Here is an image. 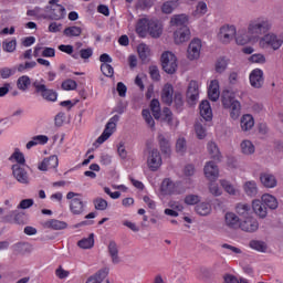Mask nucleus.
<instances>
[{"instance_id":"obj_1","label":"nucleus","mask_w":283,"mask_h":283,"mask_svg":"<svg viewBox=\"0 0 283 283\" xmlns=\"http://www.w3.org/2000/svg\"><path fill=\"white\" fill-rule=\"evenodd\" d=\"M269 24L263 20H250L247 29L238 30L235 24L224 23L217 32V39L222 45H231L233 41L238 45H255L258 43V31L268 30Z\"/></svg>"},{"instance_id":"obj_2","label":"nucleus","mask_w":283,"mask_h":283,"mask_svg":"<svg viewBox=\"0 0 283 283\" xmlns=\"http://www.w3.org/2000/svg\"><path fill=\"white\" fill-rule=\"evenodd\" d=\"M260 20L268 23V28H263L256 32V43H259V48L261 50H272L273 52H277L283 45V33L271 32V30H273V22H271L269 18L259 17L253 19V21Z\"/></svg>"},{"instance_id":"obj_3","label":"nucleus","mask_w":283,"mask_h":283,"mask_svg":"<svg viewBox=\"0 0 283 283\" xmlns=\"http://www.w3.org/2000/svg\"><path fill=\"white\" fill-rule=\"evenodd\" d=\"M221 103L224 109H229L230 118L238 120L242 114V104L235 99V92L226 90L221 95Z\"/></svg>"},{"instance_id":"obj_4","label":"nucleus","mask_w":283,"mask_h":283,"mask_svg":"<svg viewBox=\"0 0 283 283\" xmlns=\"http://www.w3.org/2000/svg\"><path fill=\"white\" fill-rule=\"evenodd\" d=\"M150 109L153 112L154 118H156L157 120L161 118V120L168 123L170 127H178V118L174 117L171 109L164 108L163 112H160V102L158 99H153L150 102Z\"/></svg>"},{"instance_id":"obj_5","label":"nucleus","mask_w":283,"mask_h":283,"mask_svg":"<svg viewBox=\"0 0 283 283\" xmlns=\"http://www.w3.org/2000/svg\"><path fill=\"white\" fill-rule=\"evenodd\" d=\"M66 200H69V209L73 216H83L87 203L83 201V196L81 193L70 191L66 195Z\"/></svg>"},{"instance_id":"obj_6","label":"nucleus","mask_w":283,"mask_h":283,"mask_svg":"<svg viewBox=\"0 0 283 283\" xmlns=\"http://www.w3.org/2000/svg\"><path fill=\"white\" fill-rule=\"evenodd\" d=\"M32 85L35 90V93L41 95L44 101H48L49 103H56L59 99V93L52 88H48L45 85V80H34Z\"/></svg>"},{"instance_id":"obj_7","label":"nucleus","mask_w":283,"mask_h":283,"mask_svg":"<svg viewBox=\"0 0 283 283\" xmlns=\"http://www.w3.org/2000/svg\"><path fill=\"white\" fill-rule=\"evenodd\" d=\"M118 120H120V116L118 115H114L113 117L109 118V120L105 125L103 133L93 144L94 147H101L103 143H106V140H109V138L114 136V134L116 133V126L118 125Z\"/></svg>"},{"instance_id":"obj_8","label":"nucleus","mask_w":283,"mask_h":283,"mask_svg":"<svg viewBox=\"0 0 283 283\" xmlns=\"http://www.w3.org/2000/svg\"><path fill=\"white\" fill-rule=\"evenodd\" d=\"M161 67L166 74H176L178 71V57L174 52L166 51L161 54L160 57Z\"/></svg>"},{"instance_id":"obj_9","label":"nucleus","mask_w":283,"mask_h":283,"mask_svg":"<svg viewBox=\"0 0 283 283\" xmlns=\"http://www.w3.org/2000/svg\"><path fill=\"white\" fill-rule=\"evenodd\" d=\"M161 196H178V193H185L182 185L180 182H174L171 179H164L160 186Z\"/></svg>"},{"instance_id":"obj_10","label":"nucleus","mask_w":283,"mask_h":283,"mask_svg":"<svg viewBox=\"0 0 283 283\" xmlns=\"http://www.w3.org/2000/svg\"><path fill=\"white\" fill-rule=\"evenodd\" d=\"M186 56L188 61H199L202 56V40L193 38L188 44Z\"/></svg>"},{"instance_id":"obj_11","label":"nucleus","mask_w":283,"mask_h":283,"mask_svg":"<svg viewBox=\"0 0 283 283\" xmlns=\"http://www.w3.org/2000/svg\"><path fill=\"white\" fill-rule=\"evenodd\" d=\"M202 87V83L196 80H191L188 84L186 98L190 105H196L200 99V88Z\"/></svg>"},{"instance_id":"obj_12","label":"nucleus","mask_w":283,"mask_h":283,"mask_svg":"<svg viewBox=\"0 0 283 283\" xmlns=\"http://www.w3.org/2000/svg\"><path fill=\"white\" fill-rule=\"evenodd\" d=\"M49 7H46V11L49 12L50 19L53 21H61V19H65L67 14L65 11V7L59 4V0H50Z\"/></svg>"},{"instance_id":"obj_13","label":"nucleus","mask_w":283,"mask_h":283,"mask_svg":"<svg viewBox=\"0 0 283 283\" xmlns=\"http://www.w3.org/2000/svg\"><path fill=\"white\" fill-rule=\"evenodd\" d=\"M147 167L150 171H158L163 167V156L158 149H153L148 153Z\"/></svg>"},{"instance_id":"obj_14","label":"nucleus","mask_w":283,"mask_h":283,"mask_svg":"<svg viewBox=\"0 0 283 283\" xmlns=\"http://www.w3.org/2000/svg\"><path fill=\"white\" fill-rule=\"evenodd\" d=\"M25 167L28 166L11 167L12 176L20 185H30V174Z\"/></svg>"},{"instance_id":"obj_15","label":"nucleus","mask_w":283,"mask_h":283,"mask_svg":"<svg viewBox=\"0 0 283 283\" xmlns=\"http://www.w3.org/2000/svg\"><path fill=\"white\" fill-rule=\"evenodd\" d=\"M12 207H14V205L10 199H7L3 206L0 207V222L4 224L12 222V217L14 216V210H12Z\"/></svg>"},{"instance_id":"obj_16","label":"nucleus","mask_w":283,"mask_h":283,"mask_svg":"<svg viewBox=\"0 0 283 283\" xmlns=\"http://www.w3.org/2000/svg\"><path fill=\"white\" fill-rule=\"evenodd\" d=\"M172 39L176 45H182V43H187L191 39V30L189 27L178 28L175 30Z\"/></svg>"},{"instance_id":"obj_17","label":"nucleus","mask_w":283,"mask_h":283,"mask_svg":"<svg viewBox=\"0 0 283 283\" xmlns=\"http://www.w3.org/2000/svg\"><path fill=\"white\" fill-rule=\"evenodd\" d=\"M9 163H11V167H28V163L25 161V155L21 151V148L15 147L12 154L8 158Z\"/></svg>"},{"instance_id":"obj_18","label":"nucleus","mask_w":283,"mask_h":283,"mask_svg":"<svg viewBox=\"0 0 283 283\" xmlns=\"http://www.w3.org/2000/svg\"><path fill=\"white\" fill-rule=\"evenodd\" d=\"M239 229H241V231H245V233H255V231L260 229V222H258V219L253 216L247 217L241 220Z\"/></svg>"},{"instance_id":"obj_19","label":"nucleus","mask_w":283,"mask_h":283,"mask_svg":"<svg viewBox=\"0 0 283 283\" xmlns=\"http://www.w3.org/2000/svg\"><path fill=\"white\" fill-rule=\"evenodd\" d=\"M249 81L251 87L260 90L264 85V71L262 69H254L250 72Z\"/></svg>"},{"instance_id":"obj_20","label":"nucleus","mask_w":283,"mask_h":283,"mask_svg":"<svg viewBox=\"0 0 283 283\" xmlns=\"http://www.w3.org/2000/svg\"><path fill=\"white\" fill-rule=\"evenodd\" d=\"M151 25V20L148 18H140L137 20L135 25V32L140 39L147 38L149 34V28Z\"/></svg>"},{"instance_id":"obj_21","label":"nucleus","mask_w":283,"mask_h":283,"mask_svg":"<svg viewBox=\"0 0 283 283\" xmlns=\"http://www.w3.org/2000/svg\"><path fill=\"white\" fill-rule=\"evenodd\" d=\"M56 167H59V157L56 155L46 157L38 163L39 171H52V169H56Z\"/></svg>"},{"instance_id":"obj_22","label":"nucleus","mask_w":283,"mask_h":283,"mask_svg":"<svg viewBox=\"0 0 283 283\" xmlns=\"http://www.w3.org/2000/svg\"><path fill=\"white\" fill-rule=\"evenodd\" d=\"M203 174L206 178L210 181H214L217 178H220V169L218 168V165L213 161H208L205 165Z\"/></svg>"},{"instance_id":"obj_23","label":"nucleus","mask_w":283,"mask_h":283,"mask_svg":"<svg viewBox=\"0 0 283 283\" xmlns=\"http://www.w3.org/2000/svg\"><path fill=\"white\" fill-rule=\"evenodd\" d=\"M261 202L266 207V209H270L271 211H275L277 207H280V201H277V197L265 192L261 196Z\"/></svg>"},{"instance_id":"obj_24","label":"nucleus","mask_w":283,"mask_h":283,"mask_svg":"<svg viewBox=\"0 0 283 283\" xmlns=\"http://www.w3.org/2000/svg\"><path fill=\"white\" fill-rule=\"evenodd\" d=\"M208 96L209 99L216 103L220 98V82L212 80L208 83Z\"/></svg>"},{"instance_id":"obj_25","label":"nucleus","mask_w":283,"mask_h":283,"mask_svg":"<svg viewBox=\"0 0 283 283\" xmlns=\"http://www.w3.org/2000/svg\"><path fill=\"white\" fill-rule=\"evenodd\" d=\"M261 184L266 189H275L277 187V178L271 172H263L260 176Z\"/></svg>"},{"instance_id":"obj_26","label":"nucleus","mask_w":283,"mask_h":283,"mask_svg":"<svg viewBox=\"0 0 283 283\" xmlns=\"http://www.w3.org/2000/svg\"><path fill=\"white\" fill-rule=\"evenodd\" d=\"M242 220L235 214V212H227L224 214V224L229 229H240Z\"/></svg>"},{"instance_id":"obj_27","label":"nucleus","mask_w":283,"mask_h":283,"mask_svg":"<svg viewBox=\"0 0 283 283\" xmlns=\"http://www.w3.org/2000/svg\"><path fill=\"white\" fill-rule=\"evenodd\" d=\"M252 209L255 216L259 218L264 219L266 216H269V208H266V206H264L260 199L252 200Z\"/></svg>"},{"instance_id":"obj_28","label":"nucleus","mask_w":283,"mask_h":283,"mask_svg":"<svg viewBox=\"0 0 283 283\" xmlns=\"http://www.w3.org/2000/svg\"><path fill=\"white\" fill-rule=\"evenodd\" d=\"M188 23H189V15L185 13L175 14L170 18V25L172 28H187Z\"/></svg>"},{"instance_id":"obj_29","label":"nucleus","mask_w":283,"mask_h":283,"mask_svg":"<svg viewBox=\"0 0 283 283\" xmlns=\"http://www.w3.org/2000/svg\"><path fill=\"white\" fill-rule=\"evenodd\" d=\"M161 101L166 105H171L174 103V85L167 83L161 90Z\"/></svg>"},{"instance_id":"obj_30","label":"nucleus","mask_w":283,"mask_h":283,"mask_svg":"<svg viewBox=\"0 0 283 283\" xmlns=\"http://www.w3.org/2000/svg\"><path fill=\"white\" fill-rule=\"evenodd\" d=\"M199 112L205 120H211L213 118V109H211V104L207 99L199 104Z\"/></svg>"},{"instance_id":"obj_31","label":"nucleus","mask_w":283,"mask_h":283,"mask_svg":"<svg viewBox=\"0 0 283 283\" xmlns=\"http://www.w3.org/2000/svg\"><path fill=\"white\" fill-rule=\"evenodd\" d=\"M240 127L243 132H251L255 127V119L251 114H244L240 119Z\"/></svg>"},{"instance_id":"obj_32","label":"nucleus","mask_w":283,"mask_h":283,"mask_svg":"<svg viewBox=\"0 0 283 283\" xmlns=\"http://www.w3.org/2000/svg\"><path fill=\"white\" fill-rule=\"evenodd\" d=\"M50 137L48 135H35L25 145L27 149H32V147H38V145H48Z\"/></svg>"},{"instance_id":"obj_33","label":"nucleus","mask_w":283,"mask_h":283,"mask_svg":"<svg viewBox=\"0 0 283 283\" xmlns=\"http://www.w3.org/2000/svg\"><path fill=\"white\" fill-rule=\"evenodd\" d=\"M158 143L163 154H165L166 156H169V154H171V142L169 140V136L165 134H159Z\"/></svg>"},{"instance_id":"obj_34","label":"nucleus","mask_w":283,"mask_h":283,"mask_svg":"<svg viewBox=\"0 0 283 283\" xmlns=\"http://www.w3.org/2000/svg\"><path fill=\"white\" fill-rule=\"evenodd\" d=\"M148 34L153 39H159V36L163 35V23L151 20L150 27L148 29Z\"/></svg>"},{"instance_id":"obj_35","label":"nucleus","mask_w":283,"mask_h":283,"mask_svg":"<svg viewBox=\"0 0 283 283\" xmlns=\"http://www.w3.org/2000/svg\"><path fill=\"white\" fill-rule=\"evenodd\" d=\"M240 150L243 156H253L255 154V145L249 139H243L240 143Z\"/></svg>"},{"instance_id":"obj_36","label":"nucleus","mask_w":283,"mask_h":283,"mask_svg":"<svg viewBox=\"0 0 283 283\" xmlns=\"http://www.w3.org/2000/svg\"><path fill=\"white\" fill-rule=\"evenodd\" d=\"M42 50V56L45 59H53V56H56V50L54 48H41V45H35L33 54L34 56H39V53Z\"/></svg>"},{"instance_id":"obj_37","label":"nucleus","mask_w":283,"mask_h":283,"mask_svg":"<svg viewBox=\"0 0 283 283\" xmlns=\"http://www.w3.org/2000/svg\"><path fill=\"white\" fill-rule=\"evenodd\" d=\"M108 253L113 264H120V256L118 255V244L114 241L108 243Z\"/></svg>"},{"instance_id":"obj_38","label":"nucleus","mask_w":283,"mask_h":283,"mask_svg":"<svg viewBox=\"0 0 283 283\" xmlns=\"http://www.w3.org/2000/svg\"><path fill=\"white\" fill-rule=\"evenodd\" d=\"M45 229H53L54 231H61L67 229V223L64 221H59L56 219H51L44 222Z\"/></svg>"},{"instance_id":"obj_39","label":"nucleus","mask_w":283,"mask_h":283,"mask_svg":"<svg viewBox=\"0 0 283 283\" xmlns=\"http://www.w3.org/2000/svg\"><path fill=\"white\" fill-rule=\"evenodd\" d=\"M243 191L250 198L258 196V182H255L254 180L245 181L243 184Z\"/></svg>"},{"instance_id":"obj_40","label":"nucleus","mask_w":283,"mask_h":283,"mask_svg":"<svg viewBox=\"0 0 283 283\" xmlns=\"http://www.w3.org/2000/svg\"><path fill=\"white\" fill-rule=\"evenodd\" d=\"M209 12V8L207 7V2L205 1H199L196 6V9L192 11V17L195 19H200L205 17Z\"/></svg>"},{"instance_id":"obj_41","label":"nucleus","mask_w":283,"mask_h":283,"mask_svg":"<svg viewBox=\"0 0 283 283\" xmlns=\"http://www.w3.org/2000/svg\"><path fill=\"white\" fill-rule=\"evenodd\" d=\"M32 85V80L28 75H22L17 80V87L20 92H28Z\"/></svg>"},{"instance_id":"obj_42","label":"nucleus","mask_w":283,"mask_h":283,"mask_svg":"<svg viewBox=\"0 0 283 283\" xmlns=\"http://www.w3.org/2000/svg\"><path fill=\"white\" fill-rule=\"evenodd\" d=\"M235 211L238 213V216H240L241 220H244L247 218H251V207L249 206V203H239L235 207Z\"/></svg>"},{"instance_id":"obj_43","label":"nucleus","mask_w":283,"mask_h":283,"mask_svg":"<svg viewBox=\"0 0 283 283\" xmlns=\"http://www.w3.org/2000/svg\"><path fill=\"white\" fill-rule=\"evenodd\" d=\"M108 274H109V270L107 269L99 270L97 273L88 277L86 283H101L103 282V280L107 277Z\"/></svg>"},{"instance_id":"obj_44","label":"nucleus","mask_w":283,"mask_h":283,"mask_svg":"<svg viewBox=\"0 0 283 283\" xmlns=\"http://www.w3.org/2000/svg\"><path fill=\"white\" fill-rule=\"evenodd\" d=\"M250 249H253V251H258L259 253H266L269 251V245L264 241L260 240H252L249 243Z\"/></svg>"},{"instance_id":"obj_45","label":"nucleus","mask_w":283,"mask_h":283,"mask_svg":"<svg viewBox=\"0 0 283 283\" xmlns=\"http://www.w3.org/2000/svg\"><path fill=\"white\" fill-rule=\"evenodd\" d=\"M178 6H179L178 0H168L163 3L161 12L164 14H171V12H174V10L178 9Z\"/></svg>"},{"instance_id":"obj_46","label":"nucleus","mask_w":283,"mask_h":283,"mask_svg":"<svg viewBox=\"0 0 283 283\" xmlns=\"http://www.w3.org/2000/svg\"><path fill=\"white\" fill-rule=\"evenodd\" d=\"M77 247L83 250L94 249V233H91L88 237L80 240L77 242Z\"/></svg>"},{"instance_id":"obj_47","label":"nucleus","mask_w":283,"mask_h":283,"mask_svg":"<svg viewBox=\"0 0 283 283\" xmlns=\"http://www.w3.org/2000/svg\"><path fill=\"white\" fill-rule=\"evenodd\" d=\"M248 63L264 65V63H266V55H264V53H253L248 57Z\"/></svg>"},{"instance_id":"obj_48","label":"nucleus","mask_w":283,"mask_h":283,"mask_svg":"<svg viewBox=\"0 0 283 283\" xmlns=\"http://www.w3.org/2000/svg\"><path fill=\"white\" fill-rule=\"evenodd\" d=\"M137 52L142 61H147L151 56V49L145 43H142L137 46Z\"/></svg>"},{"instance_id":"obj_49","label":"nucleus","mask_w":283,"mask_h":283,"mask_svg":"<svg viewBox=\"0 0 283 283\" xmlns=\"http://www.w3.org/2000/svg\"><path fill=\"white\" fill-rule=\"evenodd\" d=\"M207 149L211 158H213L214 160H220V148H218V145L216 143L209 142Z\"/></svg>"},{"instance_id":"obj_50","label":"nucleus","mask_w":283,"mask_h":283,"mask_svg":"<svg viewBox=\"0 0 283 283\" xmlns=\"http://www.w3.org/2000/svg\"><path fill=\"white\" fill-rule=\"evenodd\" d=\"M80 34H83V29L81 27L72 25L64 29V36H67L69 39L78 36Z\"/></svg>"},{"instance_id":"obj_51","label":"nucleus","mask_w":283,"mask_h":283,"mask_svg":"<svg viewBox=\"0 0 283 283\" xmlns=\"http://www.w3.org/2000/svg\"><path fill=\"white\" fill-rule=\"evenodd\" d=\"M77 87H78V83H76V81L72 78L64 80L61 84V88L64 92H74L77 90Z\"/></svg>"},{"instance_id":"obj_52","label":"nucleus","mask_w":283,"mask_h":283,"mask_svg":"<svg viewBox=\"0 0 283 283\" xmlns=\"http://www.w3.org/2000/svg\"><path fill=\"white\" fill-rule=\"evenodd\" d=\"M2 50L4 52H9L12 54V52L17 51V39L6 40L2 42Z\"/></svg>"},{"instance_id":"obj_53","label":"nucleus","mask_w":283,"mask_h":283,"mask_svg":"<svg viewBox=\"0 0 283 283\" xmlns=\"http://www.w3.org/2000/svg\"><path fill=\"white\" fill-rule=\"evenodd\" d=\"M196 211L199 216H209L211 213V203L201 202L196 207Z\"/></svg>"},{"instance_id":"obj_54","label":"nucleus","mask_w":283,"mask_h":283,"mask_svg":"<svg viewBox=\"0 0 283 283\" xmlns=\"http://www.w3.org/2000/svg\"><path fill=\"white\" fill-rule=\"evenodd\" d=\"M9 224H25V214L13 210L12 221Z\"/></svg>"},{"instance_id":"obj_55","label":"nucleus","mask_w":283,"mask_h":283,"mask_svg":"<svg viewBox=\"0 0 283 283\" xmlns=\"http://www.w3.org/2000/svg\"><path fill=\"white\" fill-rule=\"evenodd\" d=\"M228 65H229V59L219 57L216 62V72H218V74H222V72L227 70Z\"/></svg>"},{"instance_id":"obj_56","label":"nucleus","mask_w":283,"mask_h":283,"mask_svg":"<svg viewBox=\"0 0 283 283\" xmlns=\"http://www.w3.org/2000/svg\"><path fill=\"white\" fill-rule=\"evenodd\" d=\"M222 249H226V255H241L242 250L240 248L233 247L229 243H223Z\"/></svg>"},{"instance_id":"obj_57","label":"nucleus","mask_w":283,"mask_h":283,"mask_svg":"<svg viewBox=\"0 0 283 283\" xmlns=\"http://www.w3.org/2000/svg\"><path fill=\"white\" fill-rule=\"evenodd\" d=\"M221 187L229 193L230 196H235L239 193V190L229 181L227 180H221L220 181Z\"/></svg>"},{"instance_id":"obj_58","label":"nucleus","mask_w":283,"mask_h":283,"mask_svg":"<svg viewBox=\"0 0 283 283\" xmlns=\"http://www.w3.org/2000/svg\"><path fill=\"white\" fill-rule=\"evenodd\" d=\"M176 151L182 156L187 151V140L184 137L177 139Z\"/></svg>"},{"instance_id":"obj_59","label":"nucleus","mask_w":283,"mask_h":283,"mask_svg":"<svg viewBox=\"0 0 283 283\" xmlns=\"http://www.w3.org/2000/svg\"><path fill=\"white\" fill-rule=\"evenodd\" d=\"M142 116L148 126H150L151 128L156 127V122L154 120V117H151V112H149V109H143Z\"/></svg>"},{"instance_id":"obj_60","label":"nucleus","mask_w":283,"mask_h":283,"mask_svg":"<svg viewBox=\"0 0 283 283\" xmlns=\"http://www.w3.org/2000/svg\"><path fill=\"white\" fill-rule=\"evenodd\" d=\"M93 205L97 211H105L108 207L107 200L101 197L94 199Z\"/></svg>"},{"instance_id":"obj_61","label":"nucleus","mask_w":283,"mask_h":283,"mask_svg":"<svg viewBox=\"0 0 283 283\" xmlns=\"http://www.w3.org/2000/svg\"><path fill=\"white\" fill-rule=\"evenodd\" d=\"M101 72L104 74V76H107L108 78H112L114 76V67L111 64L103 63L101 65Z\"/></svg>"},{"instance_id":"obj_62","label":"nucleus","mask_w":283,"mask_h":283,"mask_svg":"<svg viewBox=\"0 0 283 283\" xmlns=\"http://www.w3.org/2000/svg\"><path fill=\"white\" fill-rule=\"evenodd\" d=\"M195 132H196L197 138H199V140L207 138V129H205L202 124H196Z\"/></svg>"},{"instance_id":"obj_63","label":"nucleus","mask_w":283,"mask_h":283,"mask_svg":"<svg viewBox=\"0 0 283 283\" xmlns=\"http://www.w3.org/2000/svg\"><path fill=\"white\" fill-rule=\"evenodd\" d=\"M223 283H249V282L247 281V279L238 280V277H235V276H233L231 274H227L224 276V282Z\"/></svg>"},{"instance_id":"obj_64","label":"nucleus","mask_w":283,"mask_h":283,"mask_svg":"<svg viewBox=\"0 0 283 283\" xmlns=\"http://www.w3.org/2000/svg\"><path fill=\"white\" fill-rule=\"evenodd\" d=\"M14 69H10V67H2L0 70V76L1 78H10V76H14Z\"/></svg>"}]
</instances>
